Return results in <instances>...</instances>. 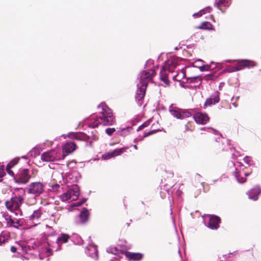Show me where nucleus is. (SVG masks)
Listing matches in <instances>:
<instances>
[{"label": "nucleus", "instance_id": "obj_1", "mask_svg": "<svg viewBox=\"0 0 261 261\" xmlns=\"http://www.w3.org/2000/svg\"><path fill=\"white\" fill-rule=\"evenodd\" d=\"M98 109L100 110L99 116L94 121L89 123V126L91 128L98 127L99 124L103 126H110L115 122V116L112 110L105 103H101Z\"/></svg>", "mask_w": 261, "mask_h": 261}, {"label": "nucleus", "instance_id": "obj_2", "mask_svg": "<svg viewBox=\"0 0 261 261\" xmlns=\"http://www.w3.org/2000/svg\"><path fill=\"white\" fill-rule=\"evenodd\" d=\"M65 155H62L59 149L55 148L42 153L41 159L43 162H56L63 159Z\"/></svg>", "mask_w": 261, "mask_h": 261}, {"label": "nucleus", "instance_id": "obj_3", "mask_svg": "<svg viewBox=\"0 0 261 261\" xmlns=\"http://www.w3.org/2000/svg\"><path fill=\"white\" fill-rule=\"evenodd\" d=\"M32 177L30 171L28 169H20L14 178V182L22 185L28 183Z\"/></svg>", "mask_w": 261, "mask_h": 261}, {"label": "nucleus", "instance_id": "obj_4", "mask_svg": "<svg viewBox=\"0 0 261 261\" xmlns=\"http://www.w3.org/2000/svg\"><path fill=\"white\" fill-rule=\"evenodd\" d=\"M24 200L23 196L20 195H15L10 200L6 201L5 205L7 208L11 212L18 210Z\"/></svg>", "mask_w": 261, "mask_h": 261}, {"label": "nucleus", "instance_id": "obj_5", "mask_svg": "<svg viewBox=\"0 0 261 261\" xmlns=\"http://www.w3.org/2000/svg\"><path fill=\"white\" fill-rule=\"evenodd\" d=\"M155 74L156 70L155 69L142 71L140 74V85L147 87L148 83L152 81V78Z\"/></svg>", "mask_w": 261, "mask_h": 261}, {"label": "nucleus", "instance_id": "obj_6", "mask_svg": "<svg viewBox=\"0 0 261 261\" xmlns=\"http://www.w3.org/2000/svg\"><path fill=\"white\" fill-rule=\"evenodd\" d=\"M44 185L41 182H33L31 183L27 189L28 194L39 196L44 191Z\"/></svg>", "mask_w": 261, "mask_h": 261}, {"label": "nucleus", "instance_id": "obj_7", "mask_svg": "<svg viewBox=\"0 0 261 261\" xmlns=\"http://www.w3.org/2000/svg\"><path fill=\"white\" fill-rule=\"evenodd\" d=\"M169 111L172 115L177 119H183L191 116V113L189 111L176 108L170 109Z\"/></svg>", "mask_w": 261, "mask_h": 261}, {"label": "nucleus", "instance_id": "obj_8", "mask_svg": "<svg viewBox=\"0 0 261 261\" xmlns=\"http://www.w3.org/2000/svg\"><path fill=\"white\" fill-rule=\"evenodd\" d=\"M179 59L177 57H172L167 60L164 65V68L168 69V71L173 72L174 69L178 65Z\"/></svg>", "mask_w": 261, "mask_h": 261}, {"label": "nucleus", "instance_id": "obj_9", "mask_svg": "<svg viewBox=\"0 0 261 261\" xmlns=\"http://www.w3.org/2000/svg\"><path fill=\"white\" fill-rule=\"evenodd\" d=\"M194 119L198 124H205L209 121L210 117L206 113L199 112L194 115Z\"/></svg>", "mask_w": 261, "mask_h": 261}, {"label": "nucleus", "instance_id": "obj_10", "mask_svg": "<svg viewBox=\"0 0 261 261\" xmlns=\"http://www.w3.org/2000/svg\"><path fill=\"white\" fill-rule=\"evenodd\" d=\"M127 147H122L119 149H116L112 152H107L102 155L104 160H108L116 156L119 155L126 151Z\"/></svg>", "mask_w": 261, "mask_h": 261}, {"label": "nucleus", "instance_id": "obj_11", "mask_svg": "<svg viewBox=\"0 0 261 261\" xmlns=\"http://www.w3.org/2000/svg\"><path fill=\"white\" fill-rule=\"evenodd\" d=\"M89 216L90 213L88 211V210L86 207L83 208L79 216V222H77L76 224H78L80 223H86L89 220Z\"/></svg>", "mask_w": 261, "mask_h": 261}, {"label": "nucleus", "instance_id": "obj_12", "mask_svg": "<svg viewBox=\"0 0 261 261\" xmlns=\"http://www.w3.org/2000/svg\"><path fill=\"white\" fill-rule=\"evenodd\" d=\"M221 219L216 216H211L208 222V227L212 229H217L219 227Z\"/></svg>", "mask_w": 261, "mask_h": 261}, {"label": "nucleus", "instance_id": "obj_13", "mask_svg": "<svg viewBox=\"0 0 261 261\" xmlns=\"http://www.w3.org/2000/svg\"><path fill=\"white\" fill-rule=\"evenodd\" d=\"M219 92H217L214 94L212 95L210 98H207L204 102V106L205 107L207 106H211L219 102L220 98L219 96Z\"/></svg>", "mask_w": 261, "mask_h": 261}, {"label": "nucleus", "instance_id": "obj_14", "mask_svg": "<svg viewBox=\"0 0 261 261\" xmlns=\"http://www.w3.org/2000/svg\"><path fill=\"white\" fill-rule=\"evenodd\" d=\"M260 193L261 189L259 187L256 186L248 191V196L250 199L256 200Z\"/></svg>", "mask_w": 261, "mask_h": 261}, {"label": "nucleus", "instance_id": "obj_15", "mask_svg": "<svg viewBox=\"0 0 261 261\" xmlns=\"http://www.w3.org/2000/svg\"><path fill=\"white\" fill-rule=\"evenodd\" d=\"M171 72V71H168V69L166 68H164L163 66L162 67V69L160 71V79L164 82V83L169 86L170 84V81L168 79V74Z\"/></svg>", "mask_w": 261, "mask_h": 261}, {"label": "nucleus", "instance_id": "obj_16", "mask_svg": "<svg viewBox=\"0 0 261 261\" xmlns=\"http://www.w3.org/2000/svg\"><path fill=\"white\" fill-rule=\"evenodd\" d=\"M77 148V145L74 142L72 141H69L66 142L64 144L63 149L67 153H71L75 150Z\"/></svg>", "mask_w": 261, "mask_h": 261}, {"label": "nucleus", "instance_id": "obj_17", "mask_svg": "<svg viewBox=\"0 0 261 261\" xmlns=\"http://www.w3.org/2000/svg\"><path fill=\"white\" fill-rule=\"evenodd\" d=\"M125 255L130 261H139L142 259L143 256V254L130 252H126Z\"/></svg>", "mask_w": 261, "mask_h": 261}, {"label": "nucleus", "instance_id": "obj_18", "mask_svg": "<svg viewBox=\"0 0 261 261\" xmlns=\"http://www.w3.org/2000/svg\"><path fill=\"white\" fill-rule=\"evenodd\" d=\"M70 236L66 233H61L60 236L57 238V243L58 245L57 250L61 249V245L60 243H66L68 242L69 239L70 238Z\"/></svg>", "mask_w": 261, "mask_h": 261}, {"label": "nucleus", "instance_id": "obj_19", "mask_svg": "<svg viewBox=\"0 0 261 261\" xmlns=\"http://www.w3.org/2000/svg\"><path fill=\"white\" fill-rule=\"evenodd\" d=\"M216 7L224 13L225 10L222 9L223 7H228L230 4L229 0H216Z\"/></svg>", "mask_w": 261, "mask_h": 261}, {"label": "nucleus", "instance_id": "obj_20", "mask_svg": "<svg viewBox=\"0 0 261 261\" xmlns=\"http://www.w3.org/2000/svg\"><path fill=\"white\" fill-rule=\"evenodd\" d=\"M68 194L70 196V199H71L72 201L75 200L78 198L80 192L79 188L77 187H75L74 188L69 189L67 191Z\"/></svg>", "mask_w": 261, "mask_h": 261}, {"label": "nucleus", "instance_id": "obj_21", "mask_svg": "<svg viewBox=\"0 0 261 261\" xmlns=\"http://www.w3.org/2000/svg\"><path fill=\"white\" fill-rule=\"evenodd\" d=\"M146 90V87L140 85L137 91L136 98L138 100H141L143 99Z\"/></svg>", "mask_w": 261, "mask_h": 261}, {"label": "nucleus", "instance_id": "obj_22", "mask_svg": "<svg viewBox=\"0 0 261 261\" xmlns=\"http://www.w3.org/2000/svg\"><path fill=\"white\" fill-rule=\"evenodd\" d=\"M218 140L213 141L212 143V147L217 150L223 151L224 148L223 147V144L221 142V139L218 138Z\"/></svg>", "mask_w": 261, "mask_h": 261}, {"label": "nucleus", "instance_id": "obj_23", "mask_svg": "<svg viewBox=\"0 0 261 261\" xmlns=\"http://www.w3.org/2000/svg\"><path fill=\"white\" fill-rule=\"evenodd\" d=\"M42 214L40 210H37L35 211L30 216V220L32 221L33 223L38 222Z\"/></svg>", "mask_w": 261, "mask_h": 261}, {"label": "nucleus", "instance_id": "obj_24", "mask_svg": "<svg viewBox=\"0 0 261 261\" xmlns=\"http://www.w3.org/2000/svg\"><path fill=\"white\" fill-rule=\"evenodd\" d=\"M186 70L182 69L177 72L176 75L173 76V80L176 81H180L182 79L186 77Z\"/></svg>", "mask_w": 261, "mask_h": 261}, {"label": "nucleus", "instance_id": "obj_25", "mask_svg": "<svg viewBox=\"0 0 261 261\" xmlns=\"http://www.w3.org/2000/svg\"><path fill=\"white\" fill-rule=\"evenodd\" d=\"M242 65L244 66V68L247 67V68H250L254 67L256 65V63L251 60H242Z\"/></svg>", "mask_w": 261, "mask_h": 261}, {"label": "nucleus", "instance_id": "obj_26", "mask_svg": "<svg viewBox=\"0 0 261 261\" xmlns=\"http://www.w3.org/2000/svg\"><path fill=\"white\" fill-rule=\"evenodd\" d=\"M5 220L10 226L17 228L18 227L15 225V221L13 220L11 216L7 213H4L3 215Z\"/></svg>", "mask_w": 261, "mask_h": 261}, {"label": "nucleus", "instance_id": "obj_27", "mask_svg": "<svg viewBox=\"0 0 261 261\" xmlns=\"http://www.w3.org/2000/svg\"><path fill=\"white\" fill-rule=\"evenodd\" d=\"M75 139L77 140H83L85 141H88L89 137L84 133H79L75 135Z\"/></svg>", "mask_w": 261, "mask_h": 261}, {"label": "nucleus", "instance_id": "obj_28", "mask_svg": "<svg viewBox=\"0 0 261 261\" xmlns=\"http://www.w3.org/2000/svg\"><path fill=\"white\" fill-rule=\"evenodd\" d=\"M246 175L245 173H241V172H236V177L239 182L243 183L246 181V177H243L242 175Z\"/></svg>", "mask_w": 261, "mask_h": 261}, {"label": "nucleus", "instance_id": "obj_29", "mask_svg": "<svg viewBox=\"0 0 261 261\" xmlns=\"http://www.w3.org/2000/svg\"><path fill=\"white\" fill-rule=\"evenodd\" d=\"M201 79L200 77L198 76H195L193 77H190L187 78V83H198V82H200ZM200 83H199V84Z\"/></svg>", "mask_w": 261, "mask_h": 261}, {"label": "nucleus", "instance_id": "obj_30", "mask_svg": "<svg viewBox=\"0 0 261 261\" xmlns=\"http://www.w3.org/2000/svg\"><path fill=\"white\" fill-rule=\"evenodd\" d=\"M212 27V25L210 22L205 21L203 22L201 25L198 28L200 29L210 30Z\"/></svg>", "mask_w": 261, "mask_h": 261}, {"label": "nucleus", "instance_id": "obj_31", "mask_svg": "<svg viewBox=\"0 0 261 261\" xmlns=\"http://www.w3.org/2000/svg\"><path fill=\"white\" fill-rule=\"evenodd\" d=\"M70 197V196H69L68 192L67 191V192L60 195V198L62 201L66 202L68 201H72Z\"/></svg>", "mask_w": 261, "mask_h": 261}, {"label": "nucleus", "instance_id": "obj_32", "mask_svg": "<svg viewBox=\"0 0 261 261\" xmlns=\"http://www.w3.org/2000/svg\"><path fill=\"white\" fill-rule=\"evenodd\" d=\"M8 238L9 237L7 235L1 233L0 234V245L4 244L8 240Z\"/></svg>", "mask_w": 261, "mask_h": 261}, {"label": "nucleus", "instance_id": "obj_33", "mask_svg": "<svg viewBox=\"0 0 261 261\" xmlns=\"http://www.w3.org/2000/svg\"><path fill=\"white\" fill-rule=\"evenodd\" d=\"M149 124H150V121H146L138 127L137 130L138 131L141 130L143 129L144 128L148 126Z\"/></svg>", "mask_w": 261, "mask_h": 261}, {"label": "nucleus", "instance_id": "obj_34", "mask_svg": "<svg viewBox=\"0 0 261 261\" xmlns=\"http://www.w3.org/2000/svg\"><path fill=\"white\" fill-rule=\"evenodd\" d=\"M19 160V158H15L12 160L7 165H10V167L13 168L15 165H16Z\"/></svg>", "mask_w": 261, "mask_h": 261}, {"label": "nucleus", "instance_id": "obj_35", "mask_svg": "<svg viewBox=\"0 0 261 261\" xmlns=\"http://www.w3.org/2000/svg\"><path fill=\"white\" fill-rule=\"evenodd\" d=\"M237 65L238 69H233L232 71H239V70H242V69H243L244 68V66L242 65V60L239 61V62H238V64Z\"/></svg>", "mask_w": 261, "mask_h": 261}, {"label": "nucleus", "instance_id": "obj_36", "mask_svg": "<svg viewBox=\"0 0 261 261\" xmlns=\"http://www.w3.org/2000/svg\"><path fill=\"white\" fill-rule=\"evenodd\" d=\"M10 165H7V166H6L7 172L9 175L12 176L14 177V176H15L14 174V173L11 169L12 168V167H10Z\"/></svg>", "mask_w": 261, "mask_h": 261}, {"label": "nucleus", "instance_id": "obj_37", "mask_svg": "<svg viewBox=\"0 0 261 261\" xmlns=\"http://www.w3.org/2000/svg\"><path fill=\"white\" fill-rule=\"evenodd\" d=\"M159 130L157 129H153L152 130H150L148 132H145L143 135V137H147L150 135H151L155 133H156Z\"/></svg>", "mask_w": 261, "mask_h": 261}, {"label": "nucleus", "instance_id": "obj_38", "mask_svg": "<svg viewBox=\"0 0 261 261\" xmlns=\"http://www.w3.org/2000/svg\"><path fill=\"white\" fill-rule=\"evenodd\" d=\"M115 128H108L106 129V133L109 136H111L115 132Z\"/></svg>", "mask_w": 261, "mask_h": 261}, {"label": "nucleus", "instance_id": "obj_39", "mask_svg": "<svg viewBox=\"0 0 261 261\" xmlns=\"http://www.w3.org/2000/svg\"><path fill=\"white\" fill-rule=\"evenodd\" d=\"M199 69L200 71H207L210 69V66L208 65H204L199 67Z\"/></svg>", "mask_w": 261, "mask_h": 261}, {"label": "nucleus", "instance_id": "obj_40", "mask_svg": "<svg viewBox=\"0 0 261 261\" xmlns=\"http://www.w3.org/2000/svg\"><path fill=\"white\" fill-rule=\"evenodd\" d=\"M212 9V8H211L210 7H207L204 9L201 10V11H202L203 13L204 14L205 13H210Z\"/></svg>", "mask_w": 261, "mask_h": 261}, {"label": "nucleus", "instance_id": "obj_41", "mask_svg": "<svg viewBox=\"0 0 261 261\" xmlns=\"http://www.w3.org/2000/svg\"><path fill=\"white\" fill-rule=\"evenodd\" d=\"M5 175V172L4 169H0V181L2 180L3 177Z\"/></svg>", "mask_w": 261, "mask_h": 261}, {"label": "nucleus", "instance_id": "obj_42", "mask_svg": "<svg viewBox=\"0 0 261 261\" xmlns=\"http://www.w3.org/2000/svg\"><path fill=\"white\" fill-rule=\"evenodd\" d=\"M203 14V13L202 12V11L201 10L199 12L195 13L193 15V16H194L195 17H199L201 16Z\"/></svg>", "mask_w": 261, "mask_h": 261}, {"label": "nucleus", "instance_id": "obj_43", "mask_svg": "<svg viewBox=\"0 0 261 261\" xmlns=\"http://www.w3.org/2000/svg\"><path fill=\"white\" fill-rule=\"evenodd\" d=\"M86 201V199H83L82 201L77 202L76 204V206L82 205Z\"/></svg>", "mask_w": 261, "mask_h": 261}, {"label": "nucleus", "instance_id": "obj_44", "mask_svg": "<svg viewBox=\"0 0 261 261\" xmlns=\"http://www.w3.org/2000/svg\"><path fill=\"white\" fill-rule=\"evenodd\" d=\"M60 187V185L59 184H55V185H53L52 186H51V188L52 189L54 190H57L58 189H59Z\"/></svg>", "mask_w": 261, "mask_h": 261}, {"label": "nucleus", "instance_id": "obj_45", "mask_svg": "<svg viewBox=\"0 0 261 261\" xmlns=\"http://www.w3.org/2000/svg\"><path fill=\"white\" fill-rule=\"evenodd\" d=\"M11 251L13 252V253H15L17 251V248L14 246H12L11 247Z\"/></svg>", "mask_w": 261, "mask_h": 261}, {"label": "nucleus", "instance_id": "obj_46", "mask_svg": "<svg viewBox=\"0 0 261 261\" xmlns=\"http://www.w3.org/2000/svg\"><path fill=\"white\" fill-rule=\"evenodd\" d=\"M47 252L49 253L50 255H52V250L50 248H47Z\"/></svg>", "mask_w": 261, "mask_h": 261}, {"label": "nucleus", "instance_id": "obj_47", "mask_svg": "<svg viewBox=\"0 0 261 261\" xmlns=\"http://www.w3.org/2000/svg\"><path fill=\"white\" fill-rule=\"evenodd\" d=\"M71 163H74L75 164L76 163V162L75 161V160H72V161L70 162H67V166H69V164Z\"/></svg>", "mask_w": 261, "mask_h": 261}, {"label": "nucleus", "instance_id": "obj_48", "mask_svg": "<svg viewBox=\"0 0 261 261\" xmlns=\"http://www.w3.org/2000/svg\"><path fill=\"white\" fill-rule=\"evenodd\" d=\"M224 83H220V84L219 85V89L220 90H221V88L224 86Z\"/></svg>", "mask_w": 261, "mask_h": 261}, {"label": "nucleus", "instance_id": "obj_49", "mask_svg": "<svg viewBox=\"0 0 261 261\" xmlns=\"http://www.w3.org/2000/svg\"><path fill=\"white\" fill-rule=\"evenodd\" d=\"M173 173L172 172L169 173V177L173 178Z\"/></svg>", "mask_w": 261, "mask_h": 261}, {"label": "nucleus", "instance_id": "obj_50", "mask_svg": "<svg viewBox=\"0 0 261 261\" xmlns=\"http://www.w3.org/2000/svg\"><path fill=\"white\" fill-rule=\"evenodd\" d=\"M15 224H17V225H20L19 222L18 221H17L15 222Z\"/></svg>", "mask_w": 261, "mask_h": 261}, {"label": "nucleus", "instance_id": "obj_51", "mask_svg": "<svg viewBox=\"0 0 261 261\" xmlns=\"http://www.w3.org/2000/svg\"><path fill=\"white\" fill-rule=\"evenodd\" d=\"M133 146L135 149H138V147H137V145H134Z\"/></svg>", "mask_w": 261, "mask_h": 261}, {"label": "nucleus", "instance_id": "obj_52", "mask_svg": "<svg viewBox=\"0 0 261 261\" xmlns=\"http://www.w3.org/2000/svg\"><path fill=\"white\" fill-rule=\"evenodd\" d=\"M178 257L179 258V261H181V256H180V255H179L178 256Z\"/></svg>", "mask_w": 261, "mask_h": 261}, {"label": "nucleus", "instance_id": "obj_53", "mask_svg": "<svg viewBox=\"0 0 261 261\" xmlns=\"http://www.w3.org/2000/svg\"><path fill=\"white\" fill-rule=\"evenodd\" d=\"M238 69L237 65H236L235 67L233 68V69Z\"/></svg>", "mask_w": 261, "mask_h": 261}, {"label": "nucleus", "instance_id": "obj_54", "mask_svg": "<svg viewBox=\"0 0 261 261\" xmlns=\"http://www.w3.org/2000/svg\"><path fill=\"white\" fill-rule=\"evenodd\" d=\"M22 158H24V159H25V156H22Z\"/></svg>", "mask_w": 261, "mask_h": 261}]
</instances>
